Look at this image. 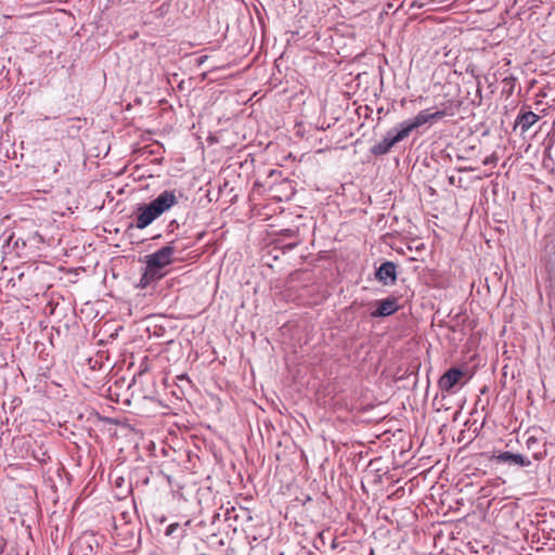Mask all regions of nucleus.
Returning <instances> with one entry per match:
<instances>
[{
  "label": "nucleus",
  "mask_w": 555,
  "mask_h": 555,
  "mask_svg": "<svg viewBox=\"0 0 555 555\" xmlns=\"http://www.w3.org/2000/svg\"><path fill=\"white\" fill-rule=\"evenodd\" d=\"M173 254L175 247L172 245H166L157 251L146 256L145 274L151 278H162L163 274L159 273V271L172 262Z\"/></svg>",
  "instance_id": "obj_1"
},
{
  "label": "nucleus",
  "mask_w": 555,
  "mask_h": 555,
  "mask_svg": "<svg viewBox=\"0 0 555 555\" xmlns=\"http://www.w3.org/2000/svg\"><path fill=\"white\" fill-rule=\"evenodd\" d=\"M528 466L530 461L519 454H513L509 452H503L499 455H491L488 457V469H491L494 474H507L508 467L511 466Z\"/></svg>",
  "instance_id": "obj_2"
},
{
  "label": "nucleus",
  "mask_w": 555,
  "mask_h": 555,
  "mask_svg": "<svg viewBox=\"0 0 555 555\" xmlns=\"http://www.w3.org/2000/svg\"><path fill=\"white\" fill-rule=\"evenodd\" d=\"M156 210L157 209L153 208L150 203L139 205L135 210V228L140 230L145 229L160 217Z\"/></svg>",
  "instance_id": "obj_6"
},
{
  "label": "nucleus",
  "mask_w": 555,
  "mask_h": 555,
  "mask_svg": "<svg viewBox=\"0 0 555 555\" xmlns=\"http://www.w3.org/2000/svg\"><path fill=\"white\" fill-rule=\"evenodd\" d=\"M375 276L384 285H393L397 281L396 264L392 261L384 262L377 269Z\"/></svg>",
  "instance_id": "obj_8"
},
{
  "label": "nucleus",
  "mask_w": 555,
  "mask_h": 555,
  "mask_svg": "<svg viewBox=\"0 0 555 555\" xmlns=\"http://www.w3.org/2000/svg\"><path fill=\"white\" fill-rule=\"evenodd\" d=\"M178 204L176 191H163L156 198L150 202L153 208H156L159 216L168 211L171 207Z\"/></svg>",
  "instance_id": "obj_7"
},
{
  "label": "nucleus",
  "mask_w": 555,
  "mask_h": 555,
  "mask_svg": "<svg viewBox=\"0 0 555 555\" xmlns=\"http://www.w3.org/2000/svg\"><path fill=\"white\" fill-rule=\"evenodd\" d=\"M486 424V417L481 421V426Z\"/></svg>",
  "instance_id": "obj_15"
},
{
  "label": "nucleus",
  "mask_w": 555,
  "mask_h": 555,
  "mask_svg": "<svg viewBox=\"0 0 555 555\" xmlns=\"http://www.w3.org/2000/svg\"><path fill=\"white\" fill-rule=\"evenodd\" d=\"M480 393H486V387L480 389Z\"/></svg>",
  "instance_id": "obj_14"
},
{
  "label": "nucleus",
  "mask_w": 555,
  "mask_h": 555,
  "mask_svg": "<svg viewBox=\"0 0 555 555\" xmlns=\"http://www.w3.org/2000/svg\"><path fill=\"white\" fill-rule=\"evenodd\" d=\"M4 545H5V543H4L3 539L0 538V554L3 552Z\"/></svg>",
  "instance_id": "obj_13"
},
{
  "label": "nucleus",
  "mask_w": 555,
  "mask_h": 555,
  "mask_svg": "<svg viewBox=\"0 0 555 555\" xmlns=\"http://www.w3.org/2000/svg\"><path fill=\"white\" fill-rule=\"evenodd\" d=\"M405 138L406 137L400 127L398 129H391L386 133L382 141L371 147V153L374 155H385L391 150L392 146Z\"/></svg>",
  "instance_id": "obj_4"
},
{
  "label": "nucleus",
  "mask_w": 555,
  "mask_h": 555,
  "mask_svg": "<svg viewBox=\"0 0 555 555\" xmlns=\"http://www.w3.org/2000/svg\"><path fill=\"white\" fill-rule=\"evenodd\" d=\"M539 116L531 111L520 113L515 122V128H519L521 133L528 131L537 121Z\"/></svg>",
  "instance_id": "obj_9"
},
{
  "label": "nucleus",
  "mask_w": 555,
  "mask_h": 555,
  "mask_svg": "<svg viewBox=\"0 0 555 555\" xmlns=\"http://www.w3.org/2000/svg\"><path fill=\"white\" fill-rule=\"evenodd\" d=\"M446 116L443 111L430 113L428 109L421 111L414 118L402 121L399 127L408 138L410 133L425 124H433Z\"/></svg>",
  "instance_id": "obj_3"
},
{
  "label": "nucleus",
  "mask_w": 555,
  "mask_h": 555,
  "mask_svg": "<svg viewBox=\"0 0 555 555\" xmlns=\"http://www.w3.org/2000/svg\"><path fill=\"white\" fill-rule=\"evenodd\" d=\"M449 182H450V184L455 185L456 184V177L455 176L449 177Z\"/></svg>",
  "instance_id": "obj_12"
},
{
  "label": "nucleus",
  "mask_w": 555,
  "mask_h": 555,
  "mask_svg": "<svg viewBox=\"0 0 555 555\" xmlns=\"http://www.w3.org/2000/svg\"><path fill=\"white\" fill-rule=\"evenodd\" d=\"M465 373L456 367L448 370L439 379V388L442 391L452 392L455 387H461L465 384Z\"/></svg>",
  "instance_id": "obj_5"
},
{
  "label": "nucleus",
  "mask_w": 555,
  "mask_h": 555,
  "mask_svg": "<svg viewBox=\"0 0 555 555\" xmlns=\"http://www.w3.org/2000/svg\"><path fill=\"white\" fill-rule=\"evenodd\" d=\"M178 524H171L170 526H168L166 534L170 535L176 530Z\"/></svg>",
  "instance_id": "obj_11"
},
{
  "label": "nucleus",
  "mask_w": 555,
  "mask_h": 555,
  "mask_svg": "<svg viewBox=\"0 0 555 555\" xmlns=\"http://www.w3.org/2000/svg\"><path fill=\"white\" fill-rule=\"evenodd\" d=\"M398 301L396 298H386L382 300L377 309L372 313L373 317H388L398 310Z\"/></svg>",
  "instance_id": "obj_10"
}]
</instances>
